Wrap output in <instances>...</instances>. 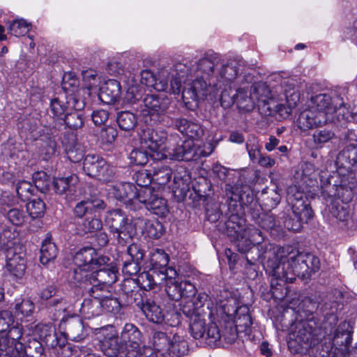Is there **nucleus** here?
I'll return each mask as SVG.
<instances>
[{
  "label": "nucleus",
  "instance_id": "nucleus-1",
  "mask_svg": "<svg viewBox=\"0 0 357 357\" xmlns=\"http://www.w3.org/2000/svg\"><path fill=\"white\" fill-rule=\"evenodd\" d=\"M226 195L229 199L228 219L225 222L226 233L235 243L238 252H248L254 245L261 244L264 240L263 232L253 225L246 226L242 204L250 202L252 196L250 192L240 190L237 186L226 185Z\"/></svg>",
  "mask_w": 357,
  "mask_h": 357
},
{
  "label": "nucleus",
  "instance_id": "nucleus-2",
  "mask_svg": "<svg viewBox=\"0 0 357 357\" xmlns=\"http://www.w3.org/2000/svg\"><path fill=\"white\" fill-rule=\"evenodd\" d=\"M66 99L61 96L51 100L50 107L52 114V122L45 124L38 131L37 146L40 154L45 160L56 152V139L59 135L61 128L64 127L62 119L66 114L72 109H82L84 107V101L78 100L75 96H68Z\"/></svg>",
  "mask_w": 357,
  "mask_h": 357
},
{
  "label": "nucleus",
  "instance_id": "nucleus-3",
  "mask_svg": "<svg viewBox=\"0 0 357 357\" xmlns=\"http://www.w3.org/2000/svg\"><path fill=\"white\" fill-rule=\"evenodd\" d=\"M218 54L207 53L195 63V75L183 81L181 89L182 98L185 102L198 99H204L208 93L218 91L217 83L213 81L212 75L214 68L218 64Z\"/></svg>",
  "mask_w": 357,
  "mask_h": 357
},
{
  "label": "nucleus",
  "instance_id": "nucleus-4",
  "mask_svg": "<svg viewBox=\"0 0 357 357\" xmlns=\"http://www.w3.org/2000/svg\"><path fill=\"white\" fill-rule=\"evenodd\" d=\"M75 272V283L83 294L93 298H100V293L109 294L108 288L117 280V271L108 263L90 273Z\"/></svg>",
  "mask_w": 357,
  "mask_h": 357
},
{
  "label": "nucleus",
  "instance_id": "nucleus-5",
  "mask_svg": "<svg viewBox=\"0 0 357 357\" xmlns=\"http://www.w3.org/2000/svg\"><path fill=\"white\" fill-rule=\"evenodd\" d=\"M304 195L296 186H290L287 189V200L291 205V212L283 214L282 227L294 232L301 230L303 223H307L312 217V210L303 199Z\"/></svg>",
  "mask_w": 357,
  "mask_h": 357
},
{
  "label": "nucleus",
  "instance_id": "nucleus-6",
  "mask_svg": "<svg viewBox=\"0 0 357 357\" xmlns=\"http://www.w3.org/2000/svg\"><path fill=\"white\" fill-rule=\"evenodd\" d=\"M192 63L178 62L172 67L164 68L160 70V84L158 89L161 91H167L174 94H179L183 81L190 79L195 75V69Z\"/></svg>",
  "mask_w": 357,
  "mask_h": 357
},
{
  "label": "nucleus",
  "instance_id": "nucleus-7",
  "mask_svg": "<svg viewBox=\"0 0 357 357\" xmlns=\"http://www.w3.org/2000/svg\"><path fill=\"white\" fill-rule=\"evenodd\" d=\"M267 275L272 278L271 286L294 282V273L287 268V257L285 247L267 253V259L264 263Z\"/></svg>",
  "mask_w": 357,
  "mask_h": 357
},
{
  "label": "nucleus",
  "instance_id": "nucleus-8",
  "mask_svg": "<svg viewBox=\"0 0 357 357\" xmlns=\"http://www.w3.org/2000/svg\"><path fill=\"white\" fill-rule=\"evenodd\" d=\"M287 257V268L294 273V281L296 277L308 279L312 273L320 268L319 259L307 252L293 250L291 247H285Z\"/></svg>",
  "mask_w": 357,
  "mask_h": 357
},
{
  "label": "nucleus",
  "instance_id": "nucleus-9",
  "mask_svg": "<svg viewBox=\"0 0 357 357\" xmlns=\"http://www.w3.org/2000/svg\"><path fill=\"white\" fill-rule=\"evenodd\" d=\"M282 88L284 96V102L276 103L274 100L269 98V94L265 98H260L263 102L264 108L268 112L267 115H272L274 113L278 114L282 118L286 119L289 116L292 109H294L299 101V93L295 89V84L291 79L284 80L282 83Z\"/></svg>",
  "mask_w": 357,
  "mask_h": 357
},
{
  "label": "nucleus",
  "instance_id": "nucleus-10",
  "mask_svg": "<svg viewBox=\"0 0 357 357\" xmlns=\"http://www.w3.org/2000/svg\"><path fill=\"white\" fill-rule=\"evenodd\" d=\"M170 105L171 100L166 96L147 94L143 99V105H140V112L143 116H150L151 120L165 126L167 119H172L166 115Z\"/></svg>",
  "mask_w": 357,
  "mask_h": 357
},
{
  "label": "nucleus",
  "instance_id": "nucleus-11",
  "mask_svg": "<svg viewBox=\"0 0 357 357\" xmlns=\"http://www.w3.org/2000/svg\"><path fill=\"white\" fill-rule=\"evenodd\" d=\"M103 354L109 357H156L153 349L146 348L142 350L126 349L121 340L116 335L105 337L100 341Z\"/></svg>",
  "mask_w": 357,
  "mask_h": 357
},
{
  "label": "nucleus",
  "instance_id": "nucleus-12",
  "mask_svg": "<svg viewBox=\"0 0 357 357\" xmlns=\"http://www.w3.org/2000/svg\"><path fill=\"white\" fill-rule=\"evenodd\" d=\"M105 225L116 237L118 243L123 245L132 239V227L126 213L121 209H114L107 213Z\"/></svg>",
  "mask_w": 357,
  "mask_h": 357
},
{
  "label": "nucleus",
  "instance_id": "nucleus-13",
  "mask_svg": "<svg viewBox=\"0 0 357 357\" xmlns=\"http://www.w3.org/2000/svg\"><path fill=\"white\" fill-rule=\"evenodd\" d=\"M236 91L235 102L239 109L245 111L252 110L255 104V100H257L259 107H263V102L260 101V98H265L270 93V90L267 85L263 82L255 83L249 91L246 87L238 88V86L234 87Z\"/></svg>",
  "mask_w": 357,
  "mask_h": 357
},
{
  "label": "nucleus",
  "instance_id": "nucleus-14",
  "mask_svg": "<svg viewBox=\"0 0 357 357\" xmlns=\"http://www.w3.org/2000/svg\"><path fill=\"white\" fill-rule=\"evenodd\" d=\"M83 170L89 176L102 182H109L115 176V168L96 154H88L84 157Z\"/></svg>",
  "mask_w": 357,
  "mask_h": 357
},
{
  "label": "nucleus",
  "instance_id": "nucleus-15",
  "mask_svg": "<svg viewBox=\"0 0 357 357\" xmlns=\"http://www.w3.org/2000/svg\"><path fill=\"white\" fill-rule=\"evenodd\" d=\"M73 261L76 268L73 271L72 280L75 283L77 271L90 273L96 268L107 264L109 261V258L106 256H99L96 250L91 247H84L75 253Z\"/></svg>",
  "mask_w": 357,
  "mask_h": 357
},
{
  "label": "nucleus",
  "instance_id": "nucleus-16",
  "mask_svg": "<svg viewBox=\"0 0 357 357\" xmlns=\"http://www.w3.org/2000/svg\"><path fill=\"white\" fill-rule=\"evenodd\" d=\"M319 309L324 318L330 320V325L331 328H333L337 321L335 314L337 311L336 303H317L312 299L306 298L303 301L301 310H299L300 317H302L301 319L303 320H307V317L312 319L314 317L317 322H320L319 319L314 315V314L318 315Z\"/></svg>",
  "mask_w": 357,
  "mask_h": 357
},
{
  "label": "nucleus",
  "instance_id": "nucleus-17",
  "mask_svg": "<svg viewBox=\"0 0 357 357\" xmlns=\"http://www.w3.org/2000/svg\"><path fill=\"white\" fill-rule=\"evenodd\" d=\"M321 196L328 202L348 203L351 201L354 191L346 182L342 181L340 184H332L328 179L321 181Z\"/></svg>",
  "mask_w": 357,
  "mask_h": 357
},
{
  "label": "nucleus",
  "instance_id": "nucleus-18",
  "mask_svg": "<svg viewBox=\"0 0 357 357\" xmlns=\"http://www.w3.org/2000/svg\"><path fill=\"white\" fill-rule=\"evenodd\" d=\"M321 328V322H317L314 317L312 319L307 317V320L301 319L297 324L296 331L294 334L295 341L305 349L314 345L317 342L316 337Z\"/></svg>",
  "mask_w": 357,
  "mask_h": 357
},
{
  "label": "nucleus",
  "instance_id": "nucleus-19",
  "mask_svg": "<svg viewBox=\"0 0 357 357\" xmlns=\"http://www.w3.org/2000/svg\"><path fill=\"white\" fill-rule=\"evenodd\" d=\"M218 64L214 68V74L212 78L217 83L218 91L222 86L233 84V88L237 86V75L240 70L241 64L236 61L227 63H222L218 56Z\"/></svg>",
  "mask_w": 357,
  "mask_h": 357
},
{
  "label": "nucleus",
  "instance_id": "nucleus-20",
  "mask_svg": "<svg viewBox=\"0 0 357 357\" xmlns=\"http://www.w3.org/2000/svg\"><path fill=\"white\" fill-rule=\"evenodd\" d=\"M342 105V98L335 92L319 93L311 97L309 107L317 113L326 114L328 121L334 120V107Z\"/></svg>",
  "mask_w": 357,
  "mask_h": 357
},
{
  "label": "nucleus",
  "instance_id": "nucleus-21",
  "mask_svg": "<svg viewBox=\"0 0 357 357\" xmlns=\"http://www.w3.org/2000/svg\"><path fill=\"white\" fill-rule=\"evenodd\" d=\"M138 201L158 216L165 217L169 213L167 201L160 197L153 188L139 189Z\"/></svg>",
  "mask_w": 357,
  "mask_h": 357
},
{
  "label": "nucleus",
  "instance_id": "nucleus-22",
  "mask_svg": "<svg viewBox=\"0 0 357 357\" xmlns=\"http://www.w3.org/2000/svg\"><path fill=\"white\" fill-rule=\"evenodd\" d=\"M165 126L176 129L191 139H199L204 135V129L199 123L183 117L167 119Z\"/></svg>",
  "mask_w": 357,
  "mask_h": 357
},
{
  "label": "nucleus",
  "instance_id": "nucleus-23",
  "mask_svg": "<svg viewBox=\"0 0 357 357\" xmlns=\"http://www.w3.org/2000/svg\"><path fill=\"white\" fill-rule=\"evenodd\" d=\"M209 153H206L200 148L195 149V144L191 140H185L181 144L178 145L170 153L172 159L177 160H197L200 157H206Z\"/></svg>",
  "mask_w": 357,
  "mask_h": 357
},
{
  "label": "nucleus",
  "instance_id": "nucleus-24",
  "mask_svg": "<svg viewBox=\"0 0 357 357\" xmlns=\"http://www.w3.org/2000/svg\"><path fill=\"white\" fill-rule=\"evenodd\" d=\"M22 248L10 249L6 253V268L13 276L21 278L26 269L25 253Z\"/></svg>",
  "mask_w": 357,
  "mask_h": 357
},
{
  "label": "nucleus",
  "instance_id": "nucleus-25",
  "mask_svg": "<svg viewBox=\"0 0 357 357\" xmlns=\"http://www.w3.org/2000/svg\"><path fill=\"white\" fill-rule=\"evenodd\" d=\"M328 123V119L324 113H317L309 107L308 109L300 113L296 121L297 126L301 131H307Z\"/></svg>",
  "mask_w": 357,
  "mask_h": 357
},
{
  "label": "nucleus",
  "instance_id": "nucleus-26",
  "mask_svg": "<svg viewBox=\"0 0 357 357\" xmlns=\"http://www.w3.org/2000/svg\"><path fill=\"white\" fill-rule=\"evenodd\" d=\"M193 305H184L182 312L187 317L190 318L189 330L192 337L199 340L204 335L205 319L199 312L196 311V307L191 310Z\"/></svg>",
  "mask_w": 357,
  "mask_h": 357
},
{
  "label": "nucleus",
  "instance_id": "nucleus-27",
  "mask_svg": "<svg viewBox=\"0 0 357 357\" xmlns=\"http://www.w3.org/2000/svg\"><path fill=\"white\" fill-rule=\"evenodd\" d=\"M224 313L229 317H234V326L240 333H248L250 331L252 321L250 315L249 308L248 306L241 305L237 308L233 307L232 310H229V309L226 306L224 308Z\"/></svg>",
  "mask_w": 357,
  "mask_h": 357
},
{
  "label": "nucleus",
  "instance_id": "nucleus-28",
  "mask_svg": "<svg viewBox=\"0 0 357 357\" xmlns=\"http://www.w3.org/2000/svg\"><path fill=\"white\" fill-rule=\"evenodd\" d=\"M167 133L162 130H155L147 128L140 134V144L149 148L150 151H158L167 140Z\"/></svg>",
  "mask_w": 357,
  "mask_h": 357
},
{
  "label": "nucleus",
  "instance_id": "nucleus-29",
  "mask_svg": "<svg viewBox=\"0 0 357 357\" xmlns=\"http://www.w3.org/2000/svg\"><path fill=\"white\" fill-rule=\"evenodd\" d=\"M106 208L105 202L99 197L93 195L91 197L79 202L74 207V214L79 218L84 215L86 217L97 213L100 210H104Z\"/></svg>",
  "mask_w": 357,
  "mask_h": 357
},
{
  "label": "nucleus",
  "instance_id": "nucleus-30",
  "mask_svg": "<svg viewBox=\"0 0 357 357\" xmlns=\"http://www.w3.org/2000/svg\"><path fill=\"white\" fill-rule=\"evenodd\" d=\"M109 193L115 199L124 203H132L138 201V191L136 187L130 183H120L108 189Z\"/></svg>",
  "mask_w": 357,
  "mask_h": 357
},
{
  "label": "nucleus",
  "instance_id": "nucleus-31",
  "mask_svg": "<svg viewBox=\"0 0 357 357\" xmlns=\"http://www.w3.org/2000/svg\"><path fill=\"white\" fill-rule=\"evenodd\" d=\"M120 340L125 348L142 350L146 347L139 348L142 342V333L138 328L132 324H126L121 333Z\"/></svg>",
  "mask_w": 357,
  "mask_h": 357
},
{
  "label": "nucleus",
  "instance_id": "nucleus-32",
  "mask_svg": "<svg viewBox=\"0 0 357 357\" xmlns=\"http://www.w3.org/2000/svg\"><path fill=\"white\" fill-rule=\"evenodd\" d=\"M61 322L65 324V334L69 339L78 342L84 337V325L82 320L75 315L67 317L65 315L61 319Z\"/></svg>",
  "mask_w": 357,
  "mask_h": 357
},
{
  "label": "nucleus",
  "instance_id": "nucleus-33",
  "mask_svg": "<svg viewBox=\"0 0 357 357\" xmlns=\"http://www.w3.org/2000/svg\"><path fill=\"white\" fill-rule=\"evenodd\" d=\"M137 306L142 311L148 320L155 324H161L165 319V313L153 301L143 300L137 302Z\"/></svg>",
  "mask_w": 357,
  "mask_h": 357
},
{
  "label": "nucleus",
  "instance_id": "nucleus-34",
  "mask_svg": "<svg viewBox=\"0 0 357 357\" xmlns=\"http://www.w3.org/2000/svg\"><path fill=\"white\" fill-rule=\"evenodd\" d=\"M10 351L12 353L16 351L17 357H45L42 343L36 339L29 340L26 347L23 344H17L15 348Z\"/></svg>",
  "mask_w": 357,
  "mask_h": 357
},
{
  "label": "nucleus",
  "instance_id": "nucleus-35",
  "mask_svg": "<svg viewBox=\"0 0 357 357\" xmlns=\"http://www.w3.org/2000/svg\"><path fill=\"white\" fill-rule=\"evenodd\" d=\"M121 88L119 81L109 79L100 88V98L108 104L114 103L120 98Z\"/></svg>",
  "mask_w": 357,
  "mask_h": 357
},
{
  "label": "nucleus",
  "instance_id": "nucleus-36",
  "mask_svg": "<svg viewBox=\"0 0 357 357\" xmlns=\"http://www.w3.org/2000/svg\"><path fill=\"white\" fill-rule=\"evenodd\" d=\"M47 346L52 348H56L61 350V357H71L70 354L73 352L70 346L66 345L67 338L62 333H57L56 328L47 336L46 340L44 342Z\"/></svg>",
  "mask_w": 357,
  "mask_h": 357
},
{
  "label": "nucleus",
  "instance_id": "nucleus-37",
  "mask_svg": "<svg viewBox=\"0 0 357 357\" xmlns=\"http://www.w3.org/2000/svg\"><path fill=\"white\" fill-rule=\"evenodd\" d=\"M79 182L78 176L71 174L67 177L55 178L53 181L54 191L59 195L66 192L73 194L75 192L76 185Z\"/></svg>",
  "mask_w": 357,
  "mask_h": 357
},
{
  "label": "nucleus",
  "instance_id": "nucleus-38",
  "mask_svg": "<svg viewBox=\"0 0 357 357\" xmlns=\"http://www.w3.org/2000/svg\"><path fill=\"white\" fill-rule=\"evenodd\" d=\"M357 163V145H347L337 156L336 165L349 169Z\"/></svg>",
  "mask_w": 357,
  "mask_h": 357
},
{
  "label": "nucleus",
  "instance_id": "nucleus-39",
  "mask_svg": "<svg viewBox=\"0 0 357 357\" xmlns=\"http://www.w3.org/2000/svg\"><path fill=\"white\" fill-rule=\"evenodd\" d=\"M102 223L100 218L93 213L84 218L82 222H79L76 227V233L80 236H83L87 233H91L100 229Z\"/></svg>",
  "mask_w": 357,
  "mask_h": 357
},
{
  "label": "nucleus",
  "instance_id": "nucleus-40",
  "mask_svg": "<svg viewBox=\"0 0 357 357\" xmlns=\"http://www.w3.org/2000/svg\"><path fill=\"white\" fill-rule=\"evenodd\" d=\"M169 261V256L163 250L156 249L150 256V270L156 274L165 271Z\"/></svg>",
  "mask_w": 357,
  "mask_h": 357
},
{
  "label": "nucleus",
  "instance_id": "nucleus-41",
  "mask_svg": "<svg viewBox=\"0 0 357 357\" xmlns=\"http://www.w3.org/2000/svg\"><path fill=\"white\" fill-rule=\"evenodd\" d=\"M171 338L166 333L162 331H155L152 336V343L153 349L160 352L162 356L169 354Z\"/></svg>",
  "mask_w": 357,
  "mask_h": 357
},
{
  "label": "nucleus",
  "instance_id": "nucleus-42",
  "mask_svg": "<svg viewBox=\"0 0 357 357\" xmlns=\"http://www.w3.org/2000/svg\"><path fill=\"white\" fill-rule=\"evenodd\" d=\"M96 298L99 299L98 303H96L97 305H100V308H102L105 311L113 314L120 312L121 308V303L117 298L111 296L109 292V294L106 292L100 293V298Z\"/></svg>",
  "mask_w": 357,
  "mask_h": 357
},
{
  "label": "nucleus",
  "instance_id": "nucleus-43",
  "mask_svg": "<svg viewBox=\"0 0 357 357\" xmlns=\"http://www.w3.org/2000/svg\"><path fill=\"white\" fill-rule=\"evenodd\" d=\"M137 282L141 289L148 291L160 284L161 279L159 278L158 273L149 270L141 273L137 278Z\"/></svg>",
  "mask_w": 357,
  "mask_h": 357
},
{
  "label": "nucleus",
  "instance_id": "nucleus-44",
  "mask_svg": "<svg viewBox=\"0 0 357 357\" xmlns=\"http://www.w3.org/2000/svg\"><path fill=\"white\" fill-rule=\"evenodd\" d=\"M116 121L121 130L129 132L136 127L137 117L131 112L121 111L117 114Z\"/></svg>",
  "mask_w": 357,
  "mask_h": 357
},
{
  "label": "nucleus",
  "instance_id": "nucleus-45",
  "mask_svg": "<svg viewBox=\"0 0 357 357\" xmlns=\"http://www.w3.org/2000/svg\"><path fill=\"white\" fill-rule=\"evenodd\" d=\"M58 250L56 245L50 238L43 241L40 248V260L43 264H47L56 257Z\"/></svg>",
  "mask_w": 357,
  "mask_h": 357
},
{
  "label": "nucleus",
  "instance_id": "nucleus-46",
  "mask_svg": "<svg viewBox=\"0 0 357 357\" xmlns=\"http://www.w3.org/2000/svg\"><path fill=\"white\" fill-rule=\"evenodd\" d=\"M169 344L171 348L169 356L172 354L180 357L184 356L188 351L187 341L183 336L179 335L178 333L173 335Z\"/></svg>",
  "mask_w": 357,
  "mask_h": 357
},
{
  "label": "nucleus",
  "instance_id": "nucleus-47",
  "mask_svg": "<svg viewBox=\"0 0 357 357\" xmlns=\"http://www.w3.org/2000/svg\"><path fill=\"white\" fill-rule=\"evenodd\" d=\"M153 181L158 185L167 184L172 178V170L167 166L160 165L158 163L151 170Z\"/></svg>",
  "mask_w": 357,
  "mask_h": 357
},
{
  "label": "nucleus",
  "instance_id": "nucleus-48",
  "mask_svg": "<svg viewBox=\"0 0 357 357\" xmlns=\"http://www.w3.org/2000/svg\"><path fill=\"white\" fill-rule=\"evenodd\" d=\"M81 109H72L62 119V123H65L70 129L77 130L82 127L84 118Z\"/></svg>",
  "mask_w": 357,
  "mask_h": 357
},
{
  "label": "nucleus",
  "instance_id": "nucleus-49",
  "mask_svg": "<svg viewBox=\"0 0 357 357\" xmlns=\"http://www.w3.org/2000/svg\"><path fill=\"white\" fill-rule=\"evenodd\" d=\"M204 335L201 337L209 346L215 345L221 339L220 331L214 322L205 323Z\"/></svg>",
  "mask_w": 357,
  "mask_h": 357
},
{
  "label": "nucleus",
  "instance_id": "nucleus-50",
  "mask_svg": "<svg viewBox=\"0 0 357 357\" xmlns=\"http://www.w3.org/2000/svg\"><path fill=\"white\" fill-rule=\"evenodd\" d=\"M149 148H144V144H141L140 148L134 149L129 155L130 162L135 165H144L148 161L150 152L147 151Z\"/></svg>",
  "mask_w": 357,
  "mask_h": 357
},
{
  "label": "nucleus",
  "instance_id": "nucleus-51",
  "mask_svg": "<svg viewBox=\"0 0 357 357\" xmlns=\"http://www.w3.org/2000/svg\"><path fill=\"white\" fill-rule=\"evenodd\" d=\"M334 120H329L328 122L340 123L349 122L354 119V114L351 112L342 101V105L334 107Z\"/></svg>",
  "mask_w": 357,
  "mask_h": 357
},
{
  "label": "nucleus",
  "instance_id": "nucleus-52",
  "mask_svg": "<svg viewBox=\"0 0 357 357\" xmlns=\"http://www.w3.org/2000/svg\"><path fill=\"white\" fill-rule=\"evenodd\" d=\"M47 307L54 313V319H57L59 317L67 312L69 305L63 298H54L48 303Z\"/></svg>",
  "mask_w": 357,
  "mask_h": 357
},
{
  "label": "nucleus",
  "instance_id": "nucleus-53",
  "mask_svg": "<svg viewBox=\"0 0 357 357\" xmlns=\"http://www.w3.org/2000/svg\"><path fill=\"white\" fill-rule=\"evenodd\" d=\"M326 204L328 206V210L331 215L335 218L340 221H347L349 217V213L344 205L340 204V202H328Z\"/></svg>",
  "mask_w": 357,
  "mask_h": 357
},
{
  "label": "nucleus",
  "instance_id": "nucleus-54",
  "mask_svg": "<svg viewBox=\"0 0 357 357\" xmlns=\"http://www.w3.org/2000/svg\"><path fill=\"white\" fill-rule=\"evenodd\" d=\"M45 208V204L40 198H35L26 204V211L33 219L43 216Z\"/></svg>",
  "mask_w": 357,
  "mask_h": 357
},
{
  "label": "nucleus",
  "instance_id": "nucleus-55",
  "mask_svg": "<svg viewBox=\"0 0 357 357\" xmlns=\"http://www.w3.org/2000/svg\"><path fill=\"white\" fill-rule=\"evenodd\" d=\"M334 137V132L327 128L317 130L312 135L313 142L317 148H321L324 144Z\"/></svg>",
  "mask_w": 357,
  "mask_h": 357
},
{
  "label": "nucleus",
  "instance_id": "nucleus-56",
  "mask_svg": "<svg viewBox=\"0 0 357 357\" xmlns=\"http://www.w3.org/2000/svg\"><path fill=\"white\" fill-rule=\"evenodd\" d=\"M3 213L6 215L8 220L14 225H22L26 219L25 212L20 208H13L9 210L6 208L3 209Z\"/></svg>",
  "mask_w": 357,
  "mask_h": 357
},
{
  "label": "nucleus",
  "instance_id": "nucleus-57",
  "mask_svg": "<svg viewBox=\"0 0 357 357\" xmlns=\"http://www.w3.org/2000/svg\"><path fill=\"white\" fill-rule=\"evenodd\" d=\"M21 248L15 242V234L9 229H5L0 234V249L6 253L10 249Z\"/></svg>",
  "mask_w": 357,
  "mask_h": 357
},
{
  "label": "nucleus",
  "instance_id": "nucleus-58",
  "mask_svg": "<svg viewBox=\"0 0 357 357\" xmlns=\"http://www.w3.org/2000/svg\"><path fill=\"white\" fill-rule=\"evenodd\" d=\"M258 225L264 229L271 230L276 228H282V222L280 220H276L272 214H263L259 216L257 220Z\"/></svg>",
  "mask_w": 357,
  "mask_h": 357
},
{
  "label": "nucleus",
  "instance_id": "nucleus-59",
  "mask_svg": "<svg viewBox=\"0 0 357 357\" xmlns=\"http://www.w3.org/2000/svg\"><path fill=\"white\" fill-rule=\"evenodd\" d=\"M31 27V24L24 19L13 20L8 26V30L15 36H20L26 33Z\"/></svg>",
  "mask_w": 357,
  "mask_h": 357
},
{
  "label": "nucleus",
  "instance_id": "nucleus-60",
  "mask_svg": "<svg viewBox=\"0 0 357 357\" xmlns=\"http://www.w3.org/2000/svg\"><path fill=\"white\" fill-rule=\"evenodd\" d=\"M33 179L35 188L40 192L45 193L49 190L50 181L46 172L41 171L34 173Z\"/></svg>",
  "mask_w": 357,
  "mask_h": 357
},
{
  "label": "nucleus",
  "instance_id": "nucleus-61",
  "mask_svg": "<svg viewBox=\"0 0 357 357\" xmlns=\"http://www.w3.org/2000/svg\"><path fill=\"white\" fill-rule=\"evenodd\" d=\"M221 89L220 104L224 108H229L235 103L236 91L232 90L231 85L222 86Z\"/></svg>",
  "mask_w": 357,
  "mask_h": 357
},
{
  "label": "nucleus",
  "instance_id": "nucleus-62",
  "mask_svg": "<svg viewBox=\"0 0 357 357\" xmlns=\"http://www.w3.org/2000/svg\"><path fill=\"white\" fill-rule=\"evenodd\" d=\"M66 151L68 158L73 162H78L83 158L84 151L79 144H66Z\"/></svg>",
  "mask_w": 357,
  "mask_h": 357
},
{
  "label": "nucleus",
  "instance_id": "nucleus-63",
  "mask_svg": "<svg viewBox=\"0 0 357 357\" xmlns=\"http://www.w3.org/2000/svg\"><path fill=\"white\" fill-rule=\"evenodd\" d=\"M146 231L149 237L158 239L164 233V227L161 222L156 220H147L145 223Z\"/></svg>",
  "mask_w": 357,
  "mask_h": 357
},
{
  "label": "nucleus",
  "instance_id": "nucleus-64",
  "mask_svg": "<svg viewBox=\"0 0 357 357\" xmlns=\"http://www.w3.org/2000/svg\"><path fill=\"white\" fill-rule=\"evenodd\" d=\"M144 91V87L142 86H130L126 91L125 98L131 104L136 103L141 100L143 101Z\"/></svg>",
  "mask_w": 357,
  "mask_h": 357
}]
</instances>
